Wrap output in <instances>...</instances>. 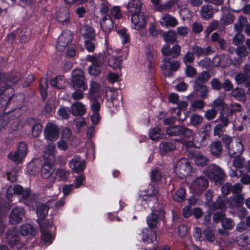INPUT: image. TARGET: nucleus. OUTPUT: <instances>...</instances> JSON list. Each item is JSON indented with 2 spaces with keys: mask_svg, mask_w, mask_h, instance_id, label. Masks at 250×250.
<instances>
[{
  "mask_svg": "<svg viewBox=\"0 0 250 250\" xmlns=\"http://www.w3.org/2000/svg\"><path fill=\"white\" fill-rule=\"evenodd\" d=\"M185 189L183 188H179L173 196V200L177 202H182L185 199Z\"/></svg>",
  "mask_w": 250,
  "mask_h": 250,
  "instance_id": "nucleus-49",
  "label": "nucleus"
},
{
  "mask_svg": "<svg viewBox=\"0 0 250 250\" xmlns=\"http://www.w3.org/2000/svg\"><path fill=\"white\" fill-rule=\"evenodd\" d=\"M58 113L62 119H66L69 117L70 110L68 107H60Z\"/></svg>",
  "mask_w": 250,
  "mask_h": 250,
  "instance_id": "nucleus-62",
  "label": "nucleus"
},
{
  "mask_svg": "<svg viewBox=\"0 0 250 250\" xmlns=\"http://www.w3.org/2000/svg\"><path fill=\"white\" fill-rule=\"evenodd\" d=\"M101 85L95 81H92L90 84V89L88 97L89 100H94L100 97L101 95L100 92Z\"/></svg>",
  "mask_w": 250,
  "mask_h": 250,
  "instance_id": "nucleus-20",
  "label": "nucleus"
},
{
  "mask_svg": "<svg viewBox=\"0 0 250 250\" xmlns=\"http://www.w3.org/2000/svg\"><path fill=\"white\" fill-rule=\"evenodd\" d=\"M180 62L170 59H164L161 66L162 72L166 77H171L173 72L177 71L180 67Z\"/></svg>",
  "mask_w": 250,
  "mask_h": 250,
  "instance_id": "nucleus-8",
  "label": "nucleus"
},
{
  "mask_svg": "<svg viewBox=\"0 0 250 250\" xmlns=\"http://www.w3.org/2000/svg\"><path fill=\"white\" fill-rule=\"evenodd\" d=\"M244 198L242 195H235L230 197L227 200V203L229 207L235 208L240 207L244 203Z\"/></svg>",
  "mask_w": 250,
  "mask_h": 250,
  "instance_id": "nucleus-29",
  "label": "nucleus"
},
{
  "mask_svg": "<svg viewBox=\"0 0 250 250\" xmlns=\"http://www.w3.org/2000/svg\"><path fill=\"white\" fill-rule=\"evenodd\" d=\"M141 235V234H140ZM142 240L145 243H152L156 239V232L151 229L145 228L142 231Z\"/></svg>",
  "mask_w": 250,
  "mask_h": 250,
  "instance_id": "nucleus-21",
  "label": "nucleus"
},
{
  "mask_svg": "<svg viewBox=\"0 0 250 250\" xmlns=\"http://www.w3.org/2000/svg\"><path fill=\"white\" fill-rule=\"evenodd\" d=\"M7 241L13 249L21 250L23 247V243L21 242L18 230L15 227L8 229L6 234Z\"/></svg>",
  "mask_w": 250,
  "mask_h": 250,
  "instance_id": "nucleus-6",
  "label": "nucleus"
},
{
  "mask_svg": "<svg viewBox=\"0 0 250 250\" xmlns=\"http://www.w3.org/2000/svg\"><path fill=\"white\" fill-rule=\"evenodd\" d=\"M201 17L202 19L208 20L211 18L213 14L212 7L210 5H204L200 10Z\"/></svg>",
  "mask_w": 250,
  "mask_h": 250,
  "instance_id": "nucleus-39",
  "label": "nucleus"
},
{
  "mask_svg": "<svg viewBox=\"0 0 250 250\" xmlns=\"http://www.w3.org/2000/svg\"><path fill=\"white\" fill-rule=\"evenodd\" d=\"M209 148L210 153L213 156L218 157L222 153V145L219 141L212 142L209 146Z\"/></svg>",
  "mask_w": 250,
  "mask_h": 250,
  "instance_id": "nucleus-35",
  "label": "nucleus"
},
{
  "mask_svg": "<svg viewBox=\"0 0 250 250\" xmlns=\"http://www.w3.org/2000/svg\"><path fill=\"white\" fill-rule=\"evenodd\" d=\"M163 38L166 42L173 43L176 42L177 36L174 30H169L164 33Z\"/></svg>",
  "mask_w": 250,
  "mask_h": 250,
  "instance_id": "nucleus-40",
  "label": "nucleus"
},
{
  "mask_svg": "<svg viewBox=\"0 0 250 250\" xmlns=\"http://www.w3.org/2000/svg\"><path fill=\"white\" fill-rule=\"evenodd\" d=\"M203 121V117L197 114L192 115L190 119V123L193 126L200 125Z\"/></svg>",
  "mask_w": 250,
  "mask_h": 250,
  "instance_id": "nucleus-58",
  "label": "nucleus"
},
{
  "mask_svg": "<svg viewBox=\"0 0 250 250\" xmlns=\"http://www.w3.org/2000/svg\"><path fill=\"white\" fill-rule=\"evenodd\" d=\"M188 157L194 161L198 166L204 167L209 162L208 159L203 153L197 150L188 151Z\"/></svg>",
  "mask_w": 250,
  "mask_h": 250,
  "instance_id": "nucleus-14",
  "label": "nucleus"
},
{
  "mask_svg": "<svg viewBox=\"0 0 250 250\" xmlns=\"http://www.w3.org/2000/svg\"><path fill=\"white\" fill-rule=\"evenodd\" d=\"M210 78L208 72L203 71L199 74L198 76L195 80V84L198 83H203L207 82Z\"/></svg>",
  "mask_w": 250,
  "mask_h": 250,
  "instance_id": "nucleus-50",
  "label": "nucleus"
},
{
  "mask_svg": "<svg viewBox=\"0 0 250 250\" xmlns=\"http://www.w3.org/2000/svg\"><path fill=\"white\" fill-rule=\"evenodd\" d=\"M163 177L162 173L158 169H155L151 171V179L153 182L160 181Z\"/></svg>",
  "mask_w": 250,
  "mask_h": 250,
  "instance_id": "nucleus-61",
  "label": "nucleus"
},
{
  "mask_svg": "<svg viewBox=\"0 0 250 250\" xmlns=\"http://www.w3.org/2000/svg\"><path fill=\"white\" fill-rule=\"evenodd\" d=\"M16 195H22L25 200V204L29 206H33L36 202V199L34 195H32L28 190H24L23 188L19 185L14 186H9L7 190V198L11 200L13 196L12 193Z\"/></svg>",
  "mask_w": 250,
  "mask_h": 250,
  "instance_id": "nucleus-3",
  "label": "nucleus"
},
{
  "mask_svg": "<svg viewBox=\"0 0 250 250\" xmlns=\"http://www.w3.org/2000/svg\"><path fill=\"white\" fill-rule=\"evenodd\" d=\"M194 56L193 53L190 51H188L184 56L183 62L186 65L190 64L193 62Z\"/></svg>",
  "mask_w": 250,
  "mask_h": 250,
  "instance_id": "nucleus-56",
  "label": "nucleus"
},
{
  "mask_svg": "<svg viewBox=\"0 0 250 250\" xmlns=\"http://www.w3.org/2000/svg\"><path fill=\"white\" fill-rule=\"evenodd\" d=\"M72 35L70 31H63L58 39L57 48L60 51L64 50L68 44L72 41Z\"/></svg>",
  "mask_w": 250,
  "mask_h": 250,
  "instance_id": "nucleus-15",
  "label": "nucleus"
},
{
  "mask_svg": "<svg viewBox=\"0 0 250 250\" xmlns=\"http://www.w3.org/2000/svg\"><path fill=\"white\" fill-rule=\"evenodd\" d=\"M59 133L58 127L53 122H49L44 128V134L45 138L51 141H55L58 139Z\"/></svg>",
  "mask_w": 250,
  "mask_h": 250,
  "instance_id": "nucleus-11",
  "label": "nucleus"
},
{
  "mask_svg": "<svg viewBox=\"0 0 250 250\" xmlns=\"http://www.w3.org/2000/svg\"><path fill=\"white\" fill-rule=\"evenodd\" d=\"M0 82V108L8 105L13 95V89L11 87L19 80L18 75H7Z\"/></svg>",
  "mask_w": 250,
  "mask_h": 250,
  "instance_id": "nucleus-1",
  "label": "nucleus"
},
{
  "mask_svg": "<svg viewBox=\"0 0 250 250\" xmlns=\"http://www.w3.org/2000/svg\"><path fill=\"white\" fill-rule=\"evenodd\" d=\"M235 53L239 57L237 60V62L233 64L236 67L239 66L242 62V58L246 57L249 54V52L247 50L246 47L244 45L238 47L235 50Z\"/></svg>",
  "mask_w": 250,
  "mask_h": 250,
  "instance_id": "nucleus-33",
  "label": "nucleus"
},
{
  "mask_svg": "<svg viewBox=\"0 0 250 250\" xmlns=\"http://www.w3.org/2000/svg\"><path fill=\"white\" fill-rule=\"evenodd\" d=\"M56 147L54 145H49L47 146L44 153V161L50 163H54L55 161Z\"/></svg>",
  "mask_w": 250,
  "mask_h": 250,
  "instance_id": "nucleus-28",
  "label": "nucleus"
},
{
  "mask_svg": "<svg viewBox=\"0 0 250 250\" xmlns=\"http://www.w3.org/2000/svg\"><path fill=\"white\" fill-rule=\"evenodd\" d=\"M117 33L123 44L128 43L130 42L129 35L127 33V30L125 28L117 30Z\"/></svg>",
  "mask_w": 250,
  "mask_h": 250,
  "instance_id": "nucleus-47",
  "label": "nucleus"
},
{
  "mask_svg": "<svg viewBox=\"0 0 250 250\" xmlns=\"http://www.w3.org/2000/svg\"><path fill=\"white\" fill-rule=\"evenodd\" d=\"M244 150V146L240 139H238L232 147H228V151L231 157H237L241 155Z\"/></svg>",
  "mask_w": 250,
  "mask_h": 250,
  "instance_id": "nucleus-19",
  "label": "nucleus"
},
{
  "mask_svg": "<svg viewBox=\"0 0 250 250\" xmlns=\"http://www.w3.org/2000/svg\"><path fill=\"white\" fill-rule=\"evenodd\" d=\"M25 215V210L22 207H15L13 208L9 214V222L12 224L21 223Z\"/></svg>",
  "mask_w": 250,
  "mask_h": 250,
  "instance_id": "nucleus-12",
  "label": "nucleus"
},
{
  "mask_svg": "<svg viewBox=\"0 0 250 250\" xmlns=\"http://www.w3.org/2000/svg\"><path fill=\"white\" fill-rule=\"evenodd\" d=\"M229 174L231 177L238 178L241 176L240 181L242 183L245 185L250 184V176L247 174H243L242 170L231 169L229 171Z\"/></svg>",
  "mask_w": 250,
  "mask_h": 250,
  "instance_id": "nucleus-32",
  "label": "nucleus"
},
{
  "mask_svg": "<svg viewBox=\"0 0 250 250\" xmlns=\"http://www.w3.org/2000/svg\"><path fill=\"white\" fill-rule=\"evenodd\" d=\"M164 212L161 209L159 211L152 210V213L147 217V223L148 226L152 228L157 227L159 220L164 217Z\"/></svg>",
  "mask_w": 250,
  "mask_h": 250,
  "instance_id": "nucleus-17",
  "label": "nucleus"
},
{
  "mask_svg": "<svg viewBox=\"0 0 250 250\" xmlns=\"http://www.w3.org/2000/svg\"><path fill=\"white\" fill-rule=\"evenodd\" d=\"M71 83L73 88H87L84 73L81 69H76L72 71Z\"/></svg>",
  "mask_w": 250,
  "mask_h": 250,
  "instance_id": "nucleus-7",
  "label": "nucleus"
},
{
  "mask_svg": "<svg viewBox=\"0 0 250 250\" xmlns=\"http://www.w3.org/2000/svg\"><path fill=\"white\" fill-rule=\"evenodd\" d=\"M75 91L72 94V97L74 100H79L82 99L83 96V92L86 89L82 88H73Z\"/></svg>",
  "mask_w": 250,
  "mask_h": 250,
  "instance_id": "nucleus-57",
  "label": "nucleus"
},
{
  "mask_svg": "<svg viewBox=\"0 0 250 250\" xmlns=\"http://www.w3.org/2000/svg\"><path fill=\"white\" fill-rule=\"evenodd\" d=\"M8 157L16 164L20 163L24 158L23 156H21V154L17 151L11 152L8 155Z\"/></svg>",
  "mask_w": 250,
  "mask_h": 250,
  "instance_id": "nucleus-51",
  "label": "nucleus"
},
{
  "mask_svg": "<svg viewBox=\"0 0 250 250\" xmlns=\"http://www.w3.org/2000/svg\"><path fill=\"white\" fill-rule=\"evenodd\" d=\"M42 239L45 243H52L53 236L50 232L51 226L48 225L45 226L44 224H40Z\"/></svg>",
  "mask_w": 250,
  "mask_h": 250,
  "instance_id": "nucleus-23",
  "label": "nucleus"
},
{
  "mask_svg": "<svg viewBox=\"0 0 250 250\" xmlns=\"http://www.w3.org/2000/svg\"><path fill=\"white\" fill-rule=\"evenodd\" d=\"M181 127L179 125L169 126L167 128L166 133L169 136H179L181 135Z\"/></svg>",
  "mask_w": 250,
  "mask_h": 250,
  "instance_id": "nucleus-45",
  "label": "nucleus"
},
{
  "mask_svg": "<svg viewBox=\"0 0 250 250\" xmlns=\"http://www.w3.org/2000/svg\"><path fill=\"white\" fill-rule=\"evenodd\" d=\"M71 112L74 116H82L86 112L85 106L81 102H77L71 106Z\"/></svg>",
  "mask_w": 250,
  "mask_h": 250,
  "instance_id": "nucleus-24",
  "label": "nucleus"
},
{
  "mask_svg": "<svg viewBox=\"0 0 250 250\" xmlns=\"http://www.w3.org/2000/svg\"><path fill=\"white\" fill-rule=\"evenodd\" d=\"M208 137L207 134L205 133L202 136L195 135L193 138V143L197 147L206 146L208 144Z\"/></svg>",
  "mask_w": 250,
  "mask_h": 250,
  "instance_id": "nucleus-34",
  "label": "nucleus"
},
{
  "mask_svg": "<svg viewBox=\"0 0 250 250\" xmlns=\"http://www.w3.org/2000/svg\"><path fill=\"white\" fill-rule=\"evenodd\" d=\"M37 215L40 219H42L47 214L48 211V207L42 204H37Z\"/></svg>",
  "mask_w": 250,
  "mask_h": 250,
  "instance_id": "nucleus-43",
  "label": "nucleus"
},
{
  "mask_svg": "<svg viewBox=\"0 0 250 250\" xmlns=\"http://www.w3.org/2000/svg\"><path fill=\"white\" fill-rule=\"evenodd\" d=\"M231 94L237 100L243 101L246 100L244 90L242 88H235L232 90Z\"/></svg>",
  "mask_w": 250,
  "mask_h": 250,
  "instance_id": "nucleus-46",
  "label": "nucleus"
},
{
  "mask_svg": "<svg viewBox=\"0 0 250 250\" xmlns=\"http://www.w3.org/2000/svg\"><path fill=\"white\" fill-rule=\"evenodd\" d=\"M131 15V26L133 29L140 30L146 27V16L144 13L140 12Z\"/></svg>",
  "mask_w": 250,
  "mask_h": 250,
  "instance_id": "nucleus-10",
  "label": "nucleus"
},
{
  "mask_svg": "<svg viewBox=\"0 0 250 250\" xmlns=\"http://www.w3.org/2000/svg\"><path fill=\"white\" fill-rule=\"evenodd\" d=\"M177 36L185 37L187 36L189 33V28L186 26H179L176 28V32Z\"/></svg>",
  "mask_w": 250,
  "mask_h": 250,
  "instance_id": "nucleus-59",
  "label": "nucleus"
},
{
  "mask_svg": "<svg viewBox=\"0 0 250 250\" xmlns=\"http://www.w3.org/2000/svg\"><path fill=\"white\" fill-rule=\"evenodd\" d=\"M81 34L84 40H94L95 38V33L93 29L89 25H84L81 29Z\"/></svg>",
  "mask_w": 250,
  "mask_h": 250,
  "instance_id": "nucleus-36",
  "label": "nucleus"
},
{
  "mask_svg": "<svg viewBox=\"0 0 250 250\" xmlns=\"http://www.w3.org/2000/svg\"><path fill=\"white\" fill-rule=\"evenodd\" d=\"M115 54L116 52L113 50L110 54H106V56H104V59H107L108 65L114 69L119 67L122 62L121 59L116 56Z\"/></svg>",
  "mask_w": 250,
  "mask_h": 250,
  "instance_id": "nucleus-26",
  "label": "nucleus"
},
{
  "mask_svg": "<svg viewBox=\"0 0 250 250\" xmlns=\"http://www.w3.org/2000/svg\"><path fill=\"white\" fill-rule=\"evenodd\" d=\"M207 175L215 185H220L224 182L225 174L224 171L215 164H210L207 170Z\"/></svg>",
  "mask_w": 250,
  "mask_h": 250,
  "instance_id": "nucleus-5",
  "label": "nucleus"
},
{
  "mask_svg": "<svg viewBox=\"0 0 250 250\" xmlns=\"http://www.w3.org/2000/svg\"><path fill=\"white\" fill-rule=\"evenodd\" d=\"M69 14L67 9H64L59 12L57 15V19L59 22H63L69 19Z\"/></svg>",
  "mask_w": 250,
  "mask_h": 250,
  "instance_id": "nucleus-54",
  "label": "nucleus"
},
{
  "mask_svg": "<svg viewBox=\"0 0 250 250\" xmlns=\"http://www.w3.org/2000/svg\"><path fill=\"white\" fill-rule=\"evenodd\" d=\"M213 59L215 62H217V65L222 67L228 66L230 62V58L227 55L216 56Z\"/></svg>",
  "mask_w": 250,
  "mask_h": 250,
  "instance_id": "nucleus-41",
  "label": "nucleus"
},
{
  "mask_svg": "<svg viewBox=\"0 0 250 250\" xmlns=\"http://www.w3.org/2000/svg\"><path fill=\"white\" fill-rule=\"evenodd\" d=\"M21 233L22 235H27L28 234H34L35 229L32 225L30 224H25L21 227Z\"/></svg>",
  "mask_w": 250,
  "mask_h": 250,
  "instance_id": "nucleus-48",
  "label": "nucleus"
},
{
  "mask_svg": "<svg viewBox=\"0 0 250 250\" xmlns=\"http://www.w3.org/2000/svg\"><path fill=\"white\" fill-rule=\"evenodd\" d=\"M161 149L164 152H168L174 150L175 146L170 142H165L161 143L160 146Z\"/></svg>",
  "mask_w": 250,
  "mask_h": 250,
  "instance_id": "nucleus-53",
  "label": "nucleus"
},
{
  "mask_svg": "<svg viewBox=\"0 0 250 250\" xmlns=\"http://www.w3.org/2000/svg\"><path fill=\"white\" fill-rule=\"evenodd\" d=\"M54 163L44 161L41 169V175L43 178L48 179L52 175L54 171Z\"/></svg>",
  "mask_w": 250,
  "mask_h": 250,
  "instance_id": "nucleus-22",
  "label": "nucleus"
},
{
  "mask_svg": "<svg viewBox=\"0 0 250 250\" xmlns=\"http://www.w3.org/2000/svg\"><path fill=\"white\" fill-rule=\"evenodd\" d=\"M194 90L203 99H205L207 97L209 92L208 88L206 85L201 83L195 84Z\"/></svg>",
  "mask_w": 250,
  "mask_h": 250,
  "instance_id": "nucleus-37",
  "label": "nucleus"
},
{
  "mask_svg": "<svg viewBox=\"0 0 250 250\" xmlns=\"http://www.w3.org/2000/svg\"><path fill=\"white\" fill-rule=\"evenodd\" d=\"M50 85L58 89H62L65 86V81L63 76L59 75L50 81Z\"/></svg>",
  "mask_w": 250,
  "mask_h": 250,
  "instance_id": "nucleus-38",
  "label": "nucleus"
},
{
  "mask_svg": "<svg viewBox=\"0 0 250 250\" xmlns=\"http://www.w3.org/2000/svg\"><path fill=\"white\" fill-rule=\"evenodd\" d=\"M234 21V17L229 13H227L223 15L221 21L224 25H227L233 22Z\"/></svg>",
  "mask_w": 250,
  "mask_h": 250,
  "instance_id": "nucleus-63",
  "label": "nucleus"
},
{
  "mask_svg": "<svg viewBox=\"0 0 250 250\" xmlns=\"http://www.w3.org/2000/svg\"><path fill=\"white\" fill-rule=\"evenodd\" d=\"M102 29L104 32H110L113 27V22L110 15H106L100 22Z\"/></svg>",
  "mask_w": 250,
  "mask_h": 250,
  "instance_id": "nucleus-27",
  "label": "nucleus"
},
{
  "mask_svg": "<svg viewBox=\"0 0 250 250\" xmlns=\"http://www.w3.org/2000/svg\"><path fill=\"white\" fill-rule=\"evenodd\" d=\"M192 53L197 57L201 56H206L212 52L211 48L210 46L202 48L198 45H194L192 47Z\"/></svg>",
  "mask_w": 250,
  "mask_h": 250,
  "instance_id": "nucleus-31",
  "label": "nucleus"
},
{
  "mask_svg": "<svg viewBox=\"0 0 250 250\" xmlns=\"http://www.w3.org/2000/svg\"><path fill=\"white\" fill-rule=\"evenodd\" d=\"M227 203V200L225 196H219L214 204V208L216 209H222L225 208Z\"/></svg>",
  "mask_w": 250,
  "mask_h": 250,
  "instance_id": "nucleus-52",
  "label": "nucleus"
},
{
  "mask_svg": "<svg viewBox=\"0 0 250 250\" xmlns=\"http://www.w3.org/2000/svg\"><path fill=\"white\" fill-rule=\"evenodd\" d=\"M205 105V103L201 100H197L193 102L190 106V110L195 111L196 109H201Z\"/></svg>",
  "mask_w": 250,
  "mask_h": 250,
  "instance_id": "nucleus-60",
  "label": "nucleus"
},
{
  "mask_svg": "<svg viewBox=\"0 0 250 250\" xmlns=\"http://www.w3.org/2000/svg\"><path fill=\"white\" fill-rule=\"evenodd\" d=\"M208 186L207 179L203 176L196 178L190 185L191 189L197 193H202Z\"/></svg>",
  "mask_w": 250,
  "mask_h": 250,
  "instance_id": "nucleus-13",
  "label": "nucleus"
},
{
  "mask_svg": "<svg viewBox=\"0 0 250 250\" xmlns=\"http://www.w3.org/2000/svg\"><path fill=\"white\" fill-rule=\"evenodd\" d=\"M225 93L220 95L214 100L211 105L212 107L222 112L227 107V105L225 103Z\"/></svg>",
  "mask_w": 250,
  "mask_h": 250,
  "instance_id": "nucleus-30",
  "label": "nucleus"
},
{
  "mask_svg": "<svg viewBox=\"0 0 250 250\" xmlns=\"http://www.w3.org/2000/svg\"><path fill=\"white\" fill-rule=\"evenodd\" d=\"M222 227L225 229H232L235 223L233 221L229 218H225L222 221Z\"/></svg>",
  "mask_w": 250,
  "mask_h": 250,
  "instance_id": "nucleus-64",
  "label": "nucleus"
},
{
  "mask_svg": "<svg viewBox=\"0 0 250 250\" xmlns=\"http://www.w3.org/2000/svg\"><path fill=\"white\" fill-rule=\"evenodd\" d=\"M117 92L114 89H109L106 92V97L108 101L112 103L113 105L116 106L118 100L117 99Z\"/></svg>",
  "mask_w": 250,
  "mask_h": 250,
  "instance_id": "nucleus-42",
  "label": "nucleus"
},
{
  "mask_svg": "<svg viewBox=\"0 0 250 250\" xmlns=\"http://www.w3.org/2000/svg\"><path fill=\"white\" fill-rule=\"evenodd\" d=\"M142 5L141 0H129L126 8L130 14H133L141 12Z\"/></svg>",
  "mask_w": 250,
  "mask_h": 250,
  "instance_id": "nucleus-25",
  "label": "nucleus"
},
{
  "mask_svg": "<svg viewBox=\"0 0 250 250\" xmlns=\"http://www.w3.org/2000/svg\"><path fill=\"white\" fill-rule=\"evenodd\" d=\"M159 21L161 25L165 28H174L179 23L178 20L175 17L167 13L162 16Z\"/></svg>",
  "mask_w": 250,
  "mask_h": 250,
  "instance_id": "nucleus-18",
  "label": "nucleus"
},
{
  "mask_svg": "<svg viewBox=\"0 0 250 250\" xmlns=\"http://www.w3.org/2000/svg\"><path fill=\"white\" fill-rule=\"evenodd\" d=\"M158 195V191L154 185H149L146 191L140 192L138 202L141 203L146 208V205L157 200Z\"/></svg>",
  "mask_w": 250,
  "mask_h": 250,
  "instance_id": "nucleus-4",
  "label": "nucleus"
},
{
  "mask_svg": "<svg viewBox=\"0 0 250 250\" xmlns=\"http://www.w3.org/2000/svg\"><path fill=\"white\" fill-rule=\"evenodd\" d=\"M163 133L159 127H154L149 133V138L154 141H157L162 138Z\"/></svg>",
  "mask_w": 250,
  "mask_h": 250,
  "instance_id": "nucleus-44",
  "label": "nucleus"
},
{
  "mask_svg": "<svg viewBox=\"0 0 250 250\" xmlns=\"http://www.w3.org/2000/svg\"><path fill=\"white\" fill-rule=\"evenodd\" d=\"M13 113V112H11L0 116V131L10 121V118L12 116Z\"/></svg>",
  "mask_w": 250,
  "mask_h": 250,
  "instance_id": "nucleus-55",
  "label": "nucleus"
},
{
  "mask_svg": "<svg viewBox=\"0 0 250 250\" xmlns=\"http://www.w3.org/2000/svg\"><path fill=\"white\" fill-rule=\"evenodd\" d=\"M85 162L78 156H74L69 162V167L77 173L82 172L85 167Z\"/></svg>",
  "mask_w": 250,
  "mask_h": 250,
  "instance_id": "nucleus-16",
  "label": "nucleus"
},
{
  "mask_svg": "<svg viewBox=\"0 0 250 250\" xmlns=\"http://www.w3.org/2000/svg\"><path fill=\"white\" fill-rule=\"evenodd\" d=\"M190 170V163L186 158L180 159L174 166V171L180 178H183L188 175Z\"/></svg>",
  "mask_w": 250,
  "mask_h": 250,
  "instance_id": "nucleus-9",
  "label": "nucleus"
},
{
  "mask_svg": "<svg viewBox=\"0 0 250 250\" xmlns=\"http://www.w3.org/2000/svg\"><path fill=\"white\" fill-rule=\"evenodd\" d=\"M112 52L113 49L108 48L103 53L87 56L86 60L91 62L88 69L89 74L93 76L99 75L104 62V56Z\"/></svg>",
  "mask_w": 250,
  "mask_h": 250,
  "instance_id": "nucleus-2",
  "label": "nucleus"
}]
</instances>
